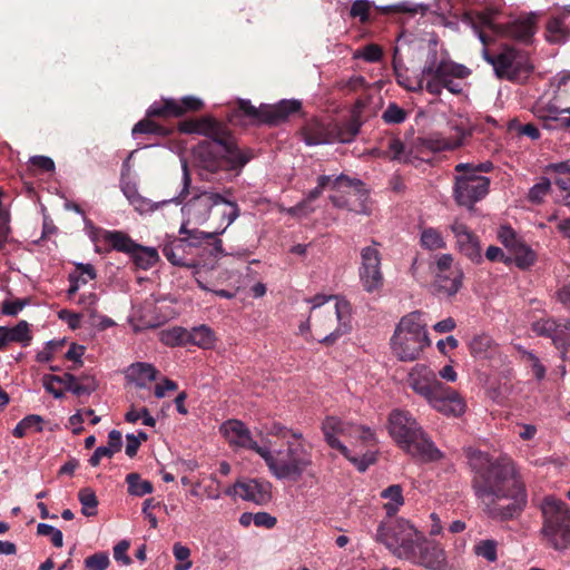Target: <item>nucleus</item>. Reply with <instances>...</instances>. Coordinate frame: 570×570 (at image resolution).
I'll use <instances>...</instances> for the list:
<instances>
[{
  "label": "nucleus",
  "mask_w": 570,
  "mask_h": 570,
  "mask_svg": "<svg viewBox=\"0 0 570 570\" xmlns=\"http://www.w3.org/2000/svg\"><path fill=\"white\" fill-rule=\"evenodd\" d=\"M466 459L472 472L471 487L482 511L501 522L519 518L528 504V491L517 463L505 454L492 458L471 449Z\"/></svg>",
  "instance_id": "1"
},
{
  "label": "nucleus",
  "mask_w": 570,
  "mask_h": 570,
  "mask_svg": "<svg viewBox=\"0 0 570 570\" xmlns=\"http://www.w3.org/2000/svg\"><path fill=\"white\" fill-rule=\"evenodd\" d=\"M178 131L208 138L199 141L191 150L195 165L208 174L223 170L238 176L254 158L253 150L239 148L230 129L212 116L185 119L178 124Z\"/></svg>",
  "instance_id": "2"
},
{
  "label": "nucleus",
  "mask_w": 570,
  "mask_h": 570,
  "mask_svg": "<svg viewBox=\"0 0 570 570\" xmlns=\"http://www.w3.org/2000/svg\"><path fill=\"white\" fill-rule=\"evenodd\" d=\"M387 428L397 446L416 461L429 463L442 458L441 451L409 411L393 410Z\"/></svg>",
  "instance_id": "3"
},
{
  "label": "nucleus",
  "mask_w": 570,
  "mask_h": 570,
  "mask_svg": "<svg viewBox=\"0 0 570 570\" xmlns=\"http://www.w3.org/2000/svg\"><path fill=\"white\" fill-rule=\"evenodd\" d=\"M268 471L278 480L298 481L312 464V453L304 438L269 444L259 450Z\"/></svg>",
  "instance_id": "4"
},
{
  "label": "nucleus",
  "mask_w": 570,
  "mask_h": 570,
  "mask_svg": "<svg viewBox=\"0 0 570 570\" xmlns=\"http://www.w3.org/2000/svg\"><path fill=\"white\" fill-rule=\"evenodd\" d=\"M494 168L492 161L460 163L454 167L453 199L468 210H473L476 203L484 199L490 191V178L481 175Z\"/></svg>",
  "instance_id": "5"
},
{
  "label": "nucleus",
  "mask_w": 570,
  "mask_h": 570,
  "mask_svg": "<svg viewBox=\"0 0 570 570\" xmlns=\"http://www.w3.org/2000/svg\"><path fill=\"white\" fill-rule=\"evenodd\" d=\"M203 108L204 102L194 96H186L181 99L163 98L160 101H155L148 108L146 118L134 126L132 136L142 134L168 137L174 129L156 122L153 118H180L187 112L199 111Z\"/></svg>",
  "instance_id": "6"
},
{
  "label": "nucleus",
  "mask_w": 570,
  "mask_h": 570,
  "mask_svg": "<svg viewBox=\"0 0 570 570\" xmlns=\"http://www.w3.org/2000/svg\"><path fill=\"white\" fill-rule=\"evenodd\" d=\"M422 316L423 313L419 311L404 315L391 337L392 352L402 362L417 360L430 345L426 324Z\"/></svg>",
  "instance_id": "7"
},
{
  "label": "nucleus",
  "mask_w": 570,
  "mask_h": 570,
  "mask_svg": "<svg viewBox=\"0 0 570 570\" xmlns=\"http://www.w3.org/2000/svg\"><path fill=\"white\" fill-rule=\"evenodd\" d=\"M474 33L483 46H489L493 37H504L528 42L535 31V16L518 18L507 23H495L489 13L480 12L474 18L468 17Z\"/></svg>",
  "instance_id": "8"
},
{
  "label": "nucleus",
  "mask_w": 570,
  "mask_h": 570,
  "mask_svg": "<svg viewBox=\"0 0 570 570\" xmlns=\"http://www.w3.org/2000/svg\"><path fill=\"white\" fill-rule=\"evenodd\" d=\"M482 57L493 67L499 79L512 82L525 81L534 69L528 51L509 45L502 46L499 51H493L488 46H483Z\"/></svg>",
  "instance_id": "9"
},
{
  "label": "nucleus",
  "mask_w": 570,
  "mask_h": 570,
  "mask_svg": "<svg viewBox=\"0 0 570 570\" xmlns=\"http://www.w3.org/2000/svg\"><path fill=\"white\" fill-rule=\"evenodd\" d=\"M322 431L326 443L354 463L360 472L366 471L368 465L374 462L373 455H364L362 459L351 455L350 450L338 440V436L342 435L356 438L364 443H370L374 440V432L370 428L351 424L335 416H327L322 423Z\"/></svg>",
  "instance_id": "10"
},
{
  "label": "nucleus",
  "mask_w": 570,
  "mask_h": 570,
  "mask_svg": "<svg viewBox=\"0 0 570 570\" xmlns=\"http://www.w3.org/2000/svg\"><path fill=\"white\" fill-rule=\"evenodd\" d=\"M351 305L345 299H336L333 306H326V309H316L309 320H313L314 331L318 342L323 345H334L340 337L350 333Z\"/></svg>",
  "instance_id": "11"
},
{
  "label": "nucleus",
  "mask_w": 570,
  "mask_h": 570,
  "mask_svg": "<svg viewBox=\"0 0 570 570\" xmlns=\"http://www.w3.org/2000/svg\"><path fill=\"white\" fill-rule=\"evenodd\" d=\"M468 75L466 68L449 60L436 62V52H433L422 70L423 78L417 81V89L425 87L433 96H440L443 88L452 94L462 91L461 85L454 79H462Z\"/></svg>",
  "instance_id": "12"
},
{
  "label": "nucleus",
  "mask_w": 570,
  "mask_h": 570,
  "mask_svg": "<svg viewBox=\"0 0 570 570\" xmlns=\"http://www.w3.org/2000/svg\"><path fill=\"white\" fill-rule=\"evenodd\" d=\"M302 102L296 99H283L275 105L253 106L249 100L238 99L227 118L229 122H236L243 115L257 124L276 126L286 121L292 115L299 112Z\"/></svg>",
  "instance_id": "13"
},
{
  "label": "nucleus",
  "mask_w": 570,
  "mask_h": 570,
  "mask_svg": "<svg viewBox=\"0 0 570 570\" xmlns=\"http://www.w3.org/2000/svg\"><path fill=\"white\" fill-rule=\"evenodd\" d=\"M422 532L404 519L386 518L376 530V541L383 543L395 557L407 560Z\"/></svg>",
  "instance_id": "14"
},
{
  "label": "nucleus",
  "mask_w": 570,
  "mask_h": 570,
  "mask_svg": "<svg viewBox=\"0 0 570 570\" xmlns=\"http://www.w3.org/2000/svg\"><path fill=\"white\" fill-rule=\"evenodd\" d=\"M224 205L225 209L220 212L222 215V232L239 216L240 209L236 202L227 199L219 193L202 191L191 197L183 207L184 213L188 217L186 224L194 222L195 224H203L206 222L214 207Z\"/></svg>",
  "instance_id": "15"
},
{
  "label": "nucleus",
  "mask_w": 570,
  "mask_h": 570,
  "mask_svg": "<svg viewBox=\"0 0 570 570\" xmlns=\"http://www.w3.org/2000/svg\"><path fill=\"white\" fill-rule=\"evenodd\" d=\"M542 533L556 550L570 546V509L568 504L554 497H547L542 504Z\"/></svg>",
  "instance_id": "16"
},
{
  "label": "nucleus",
  "mask_w": 570,
  "mask_h": 570,
  "mask_svg": "<svg viewBox=\"0 0 570 570\" xmlns=\"http://www.w3.org/2000/svg\"><path fill=\"white\" fill-rule=\"evenodd\" d=\"M179 233L186 236L166 244L163 254L175 266L193 268L197 262L194 248L202 244L204 237L213 236L196 228L188 229L187 224L181 225Z\"/></svg>",
  "instance_id": "17"
},
{
  "label": "nucleus",
  "mask_w": 570,
  "mask_h": 570,
  "mask_svg": "<svg viewBox=\"0 0 570 570\" xmlns=\"http://www.w3.org/2000/svg\"><path fill=\"white\" fill-rule=\"evenodd\" d=\"M55 382L62 384L65 391L71 392L77 396H88L98 387L97 380L90 374H81L79 376L71 373H65L63 375H45L43 387L48 393L52 394L55 399H61L63 396L61 389L53 387Z\"/></svg>",
  "instance_id": "18"
},
{
  "label": "nucleus",
  "mask_w": 570,
  "mask_h": 570,
  "mask_svg": "<svg viewBox=\"0 0 570 570\" xmlns=\"http://www.w3.org/2000/svg\"><path fill=\"white\" fill-rule=\"evenodd\" d=\"M379 243L361 249V265L358 277L363 289L367 293L380 291L384 285V276L381 271L382 255L377 248Z\"/></svg>",
  "instance_id": "19"
},
{
  "label": "nucleus",
  "mask_w": 570,
  "mask_h": 570,
  "mask_svg": "<svg viewBox=\"0 0 570 570\" xmlns=\"http://www.w3.org/2000/svg\"><path fill=\"white\" fill-rule=\"evenodd\" d=\"M531 330L538 336L551 338L561 360L566 361L570 347V318H540L531 324Z\"/></svg>",
  "instance_id": "20"
},
{
  "label": "nucleus",
  "mask_w": 570,
  "mask_h": 570,
  "mask_svg": "<svg viewBox=\"0 0 570 570\" xmlns=\"http://www.w3.org/2000/svg\"><path fill=\"white\" fill-rule=\"evenodd\" d=\"M303 139L308 146L332 144V142H351L352 140H343L345 130L338 122H322L318 119L308 120L302 128Z\"/></svg>",
  "instance_id": "21"
},
{
  "label": "nucleus",
  "mask_w": 570,
  "mask_h": 570,
  "mask_svg": "<svg viewBox=\"0 0 570 570\" xmlns=\"http://www.w3.org/2000/svg\"><path fill=\"white\" fill-rule=\"evenodd\" d=\"M412 554L407 561L429 570H444L446 567V554L442 546L428 540L423 533L414 544Z\"/></svg>",
  "instance_id": "22"
},
{
  "label": "nucleus",
  "mask_w": 570,
  "mask_h": 570,
  "mask_svg": "<svg viewBox=\"0 0 570 570\" xmlns=\"http://www.w3.org/2000/svg\"><path fill=\"white\" fill-rule=\"evenodd\" d=\"M450 129L451 134L449 136L433 134L425 138L423 140L424 147L433 153L453 150L461 147L466 138L472 136V129L465 120L451 122Z\"/></svg>",
  "instance_id": "23"
},
{
  "label": "nucleus",
  "mask_w": 570,
  "mask_h": 570,
  "mask_svg": "<svg viewBox=\"0 0 570 570\" xmlns=\"http://www.w3.org/2000/svg\"><path fill=\"white\" fill-rule=\"evenodd\" d=\"M450 230L455 238V247L460 254L471 261L473 264L483 262L481 242L479 236L470 227L459 219H454L450 225Z\"/></svg>",
  "instance_id": "24"
},
{
  "label": "nucleus",
  "mask_w": 570,
  "mask_h": 570,
  "mask_svg": "<svg viewBox=\"0 0 570 570\" xmlns=\"http://www.w3.org/2000/svg\"><path fill=\"white\" fill-rule=\"evenodd\" d=\"M428 403L438 412L446 416H461L466 409L464 399L454 389L442 384L436 394H434Z\"/></svg>",
  "instance_id": "25"
},
{
  "label": "nucleus",
  "mask_w": 570,
  "mask_h": 570,
  "mask_svg": "<svg viewBox=\"0 0 570 570\" xmlns=\"http://www.w3.org/2000/svg\"><path fill=\"white\" fill-rule=\"evenodd\" d=\"M272 484L268 481L250 479L247 481H237L233 488L226 490V494L238 495L246 501L264 505L272 499Z\"/></svg>",
  "instance_id": "26"
},
{
  "label": "nucleus",
  "mask_w": 570,
  "mask_h": 570,
  "mask_svg": "<svg viewBox=\"0 0 570 570\" xmlns=\"http://www.w3.org/2000/svg\"><path fill=\"white\" fill-rule=\"evenodd\" d=\"M220 229H215L213 232H205V234H209L213 237H204L202 244L198 245L197 248H194V255L196 256V265L193 268H207L213 269L218 257L223 254V244L217 235L223 234Z\"/></svg>",
  "instance_id": "27"
},
{
  "label": "nucleus",
  "mask_w": 570,
  "mask_h": 570,
  "mask_svg": "<svg viewBox=\"0 0 570 570\" xmlns=\"http://www.w3.org/2000/svg\"><path fill=\"white\" fill-rule=\"evenodd\" d=\"M442 384L435 373L425 365H416L409 376V385L426 401L442 389Z\"/></svg>",
  "instance_id": "28"
},
{
  "label": "nucleus",
  "mask_w": 570,
  "mask_h": 570,
  "mask_svg": "<svg viewBox=\"0 0 570 570\" xmlns=\"http://www.w3.org/2000/svg\"><path fill=\"white\" fill-rule=\"evenodd\" d=\"M220 430L233 445L252 450L258 455L259 450H263V446L252 438L250 431L242 421L228 420L222 425Z\"/></svg>",
  "instance_id": "29"
},
{
  "label": "nucleus",
  "mask_w": 570,
  "mask_h": 570,
  "mask_svg": "<svg viewBox=\"0 0 570 570\" xmlns=\"http://www.w3.org/2000/svg\"><path fill=\"white\" fill-rule=\"evenodd\" d=\"M32 334L27 321H20L13 327L0 326V351L6 350L9 343H19L23 347L30 345Z\"/></svg>",
  "instance_id": "30"
},
{
  "label": "nucleus",
  "mask_w": 570,
  "mask_h": 570,
  "mask_svg": "<svg viewBox=\"0 0 570 570\" xmlns=\"http://www.w3.org/2000/svg\"><path fill=\"white\" fill-rule=\"evenodd\" d=\"M570 10L548 19L546 24V39L551 43L566 42L570 38V28L566 24V18Z\"/></svg>",
  "instance_id": "31"
},
{
  "label": "nucleus",
  "mask_w": 570,
  "mask_h": 570,
  "mask_svg": "<svg viewBox=\"0 0 570 570\" xmlns=\"http://www.w3.org/2000/svg\"><path fill=\"white\" fill-rule=\"evenodd\" d=\"M332 185L334 189H341L342 187L353 188L355 195H360L361 197L366 195L365 184L357 178H351L344 174L335 177L322 175L317 178V187L324 190L328 185Z\"/></svg>",
  "instance_id": "32"
},
{
  "label": "nucleus",
  "mask_w": 570,
  "mask_h": 570,
  "mask_svg": "<svg viewBox=\"0 0 570 570\" xmlns=\"http://www.w3.org/2000/svg\"><path fill=\"white\" fill-rule=\"evenodd\" d=\"M469 351L475 360H489L492 358L497 352L498 346L488 334H476L469 342Z\"/></svg>",
  "instance_id": "33"
},
{
  "label": "nucleus",
  "mask_w": 570,
  "mask_h": 570,
  "mask_svg": "<svg viewBox=\"0 0 570 570\" xmlns=\"http://www.w3.org/2000/svg\"><path fill=\"white\" fill-rule=\"evenodd\" d=\"M463 271L460 266H454L450 273L436 274V291L446 296L455 295L462 287Z\"/></svg>",
  "instance_id": "34"
},
{
  "label": "nucleus",
  "mask_w": 570,
  "mask_h": 570,
  "mask_svg": "<svg viewBox=\"0 0 570 570\" xmlns=\"http://www.w3.org/2000/svg\"><path fill=\"white\" fill-rule=\"evenodd\" d=\"M100 233L111 249L130 255L137 248V243L125 232L101 229Z\"/></svg>",
  "instance_id": "35"
},
{
  "label": "nucleus",
  "mask_w": 570,
  "mask_h": 570,
  "mask_svg": "<svg viewBox=\"0 0 570 570\" xmlns=\"http://www.w3.org/2000/svg\"><path fill=\"white\" fill-rule=\"evenodd\" d=\"M158 370L149 363L137 362L127 370V376L136 383L138 387H146L147 383L157 379Z\"/></svg>",
  "instance_id": "36"
},
{
  "label": "nucleus",
  "mask_w": 570,
  "mask_h": 570,
  "mask_svg": "<svg viewBox=\"0 0 570 570\" xmlns=\"http://www.w3.org/2000/svg\"><path fill=\"white\" fill-rule=\"evenodd\" d=\"M137 268L147 271L159 261V254L155 247L137 244V248L129 255Z\"/></svg>",
  "instance_id": "37"
},
{
  "label": "nucleus",
  "mask_w": 570,
  "mask_h": 570,
  "mask_svg": "<svg viewBox=\"0 0 570 570\" xmlns=\"http://www.w3.org/2000/svg\"><path fill=\"white\" fill-rule=\"evenodd\" d=\"M366 104L362 99H357L352 108L351 118L343 122L342 126L345 130V136L343 140H354L357 134L360 132L361 126L363 124L362 112L365 108Z\"/></svg>",
  "instance_id": "38"
},
{
  "label": "nucleus",
  "mask_w": 570,
  "mask_h": 570,
  "mask_svg": "<svg viewBox=\"0 0 570 570\" xmlns=\"http://www.w3.org/2000/svg\"><path fill=\"white\" fill-rule=\"evenodd\" d=\"M215 341V333L207 325L196 326L188 331V344L196 345L200 348H212Z\"/></svg>",
  "instance_id": "39"
},
{
  "label": "nucleus",
  "mask_w": 570,
  "mask_h": 570,
  "mask_svg": "<svg viewBox=\"0 0 570 570\" xmlns=\"http://www.w3.org/2000/svg\"><path fill=\"white\" fill-rule=\"evenodd\" d=\"M510 253L513 256L514 264L520 269H528L537 262L535 252L528 244H525L524 240L518 243V245Z\"/></svg>",
  "instance_id": "40"
},
{
  "label": "nucleus",
  "mask_w": 570,
  "mask_h": 570,
  "mask_svg": "<svg viewBox=\"0 0 570 570\" xmlns=\"http://www.w3.org/2000/svg\"><path fill=\"white\" fill-rule=\"evenodd\" d=\"M381 495L384 499L390 500L384 505L389 518L395 514L399 511V508L404 503L402 487L399 484L387 487L382 491Z\"/></svg>",
  "instance_id": "41"
},
{
  "label": "nucleus",
  "mask_w": 570,
  "mask_h": 570,
  "mask_svg": "<svg viewBox=\"0 0 570 570\" xmlns=\"http://www.w3.org/2000/svg\"><path fill=\"white\" fill-rule=\"evenodd\" d=\"M126 483L128 484V493L135 497H144L154 491V485L150 481L144 480L139 473L131 472L126 475Z\"/></svg>",
  "instance_id": "42"
},
{
  "label": "nucleus",
  "mask_w": 570,
  "mask_h": 570,
  "mask_svg": "<svg viewBox=\"0 0 570 570\" xmlns=\"http://www.w3.org/2000/svg\"><path fill=\"white\" fill-rule=\"evenodd\" d=\"M421 246L429 250H438L446 248V243L436 228L428 227L421 233Z\"/></svg>",
  "instance_id": "43"
},
{
  "label": "nucleus",
  "mask_w": 570,
  "mask_h": 570,
  "mask_svg": "<svg viewBox=\"0 0 570 570\" xmlns=\"http://www.w3.org/2000/svg\"><path fill=\"white\" fill-rule=\"evenodd\" d=\"M160 341L167 346H183L188 344V331L180 326L165 330L160 333Z\"/></svg>",
  "instance_id": "44"
},
{
  "label": "nucleus",
  "mask_w": 570,
  "mask_h": 570,
  "mask_svg": "<svg viewBox=\"0 0 570 570\" xmlns=\"http://www.w3.org/2000/svg\"><path fill=\"white\" fill-rule=\"evenodd\" d=\"M78 500L82 505L81 512L86 517L97 514L98 499L95 491L90 488H82L78 492Z\"/></svg>",
  "instance_id": "45"
},
{
  "label": "nucleus",
  "mask_w": 570,
  "mask_h": 570,
  "mask_svg": "<svg viewBox=\"0 0 570 570\" xmlns=\"http://www.w3.org/2000/svg\"><path fill=\"white\" fill-rule=\"evenodd\" d=\"M386 148L390 159L405 164L412 163L411 151L406 150L404 144L397 137L390 138Z\"/></svg>",
  "instance_id": "46"
},
{
  "label": "nucleus",
  "mask_w": 570,
  "mask_h": 570,
  "mask_svg": "<svg viewBox=\"0 0 570 570\" xmlns=\"http://www.w3.org/2000/svg\"><path fill=\"white\" fill-rule=\"evenodd\" d=\"M357 196L360 199L358 206H352L350 204L348 199L344 196L332 195V196H330V200L333 204V206H335L337 208L347 209V210L354 212L356 214H368L370 209L366 205V200L368 198V191L366 190V195L363 197H361L360 195H357Z\"/></svg>",
  "instance_id": "47"
},
{
  "label": "nucleus",
  "mask_w": 570,
  "mask_h": 570,
  "mask_svg": "<svg viewBox=\"0 0 570 570\" xmlns=\"http://www.w3.org/2000/svg\"><path fill=\"white\" fill-rule=\"evenodd\" d=\"M266 433L281 440V443L287 442V440H297L303 438V434L299 431L289 429L279 422H273L271 425L266 426Z\"/></svg>",
  "instance_id": "48"
},
{
  "label": "nucleus",
  "mask_w": 570,
  "mask_h": 570,
  "mask_svg": "<svg viewBox=\"0 0 570 570\" xmlns=\"http://www.w3.org/2000/svg\"><path fill=\"white\" fill-rule=\"evenodd\" d=\"M43 419L40 415L30 414L23 417L13 429L12 434L16 438H23L28 430L36 428L37 432L42 431Z\"/></svg>",
  "instance_id": "49"
},
{
  "label": "nucleus",
  "mask_w": 570,
  "mask_h": 570,
  "mask_svg": "<svg viewBox=\"0 0 570 570\" xmlns=\"http://www.w3.org/2000/svg\"><path fill=\"white\" fill-rule=\"evenodd\" d=\"M550 190L551 181L547 177H541L540 180L530 188L528 199L533 204H540Z\"/></svg>",
  "instance_id": "50"
},
{
  "label": "nucleus",
  "mask_w": 570,
  "mask_h": 570,
  "mask_svg": "<svg viewBox=\"0 0 570 570\" xmlns=\"http://www.w3.org/2000/svg\"><path fill=\"white\" fill-rule=\"evenodd\" d=\"M498 542L495 540H481L474 546L476 556L484 558L489 562H494L498 559L497 554Z\"/></svg>",
  "instance_id": "51"
},
{
  "label": "nucleus",
  "mask_w": 570,
  "mask_h": 570,
  "mask_svg": "<svg viewBox=\"0 0 570 570\" xmlns=\"http://www.w3.org/2000/svg\"><path fill=\"white\" fill-rule=\"evenodd\" d=\"M498 239L509 252L523 240L510 225H502L499 228Z\"/></svg>",
  "instance_id": "52"
},
{
  "label": "nucleus",
  "mask_w": 570,
  "mask_h": 570,
  "mask_svg": "<svg viewBox=\"0 0 570 570\" xmlns=\"http://www.w3.org/2000/svg\"><path fill=\"white\" fill-rule=\"evenodd\" d=\"M554 169L558 174L556 185L570 197V161L557 164Z\"/></svg>",
  "instance_id": "53"
},
{
  "label": "nucleus",
  "mask_w": 570,
  "mask_h": 570,
  "mask_svg": "<svg viewBox=\"0 0 570 570\" xmlns=\"http://www.w3.org/2000/svg\"><path fill=\"white\" fill-rule=\"evenodd\" d=\"M406 118V110L395 102H391L382 114V119L384 120L385 124H402L403 121H405Z\"/></svg>",
  "instance_id": "54"
},
{
  "label": "nucleus",
  "mask_w": 570,
  "mask_h": 570,
  "mask_svg": "<svg viewBox=\"0 0 570 570\" xmlns=\"http://www.w3.org/2000/svg\"><path fill=\"white\" fill-rule=\"evenodd\" d=\"M383 57L382 48L376 43H368L354 53V58H361L366 62H379Z\"/></svg>",
  "instance_id": "55"
},
{
  "label": "nucleus",
  "mask_w": 570,
  "mask_h": 570,
  "mask_svg": "<svg viewBox=\"0 0 570 570\" xmlns=\"http://www.w3.org/2000/svg\"><path fill=\"white\" fill-rule=\"evenodd\" d=\"M70 277L81 285L87 284L97 277L95 267L91 264H76V271L69 274Z\"/></svg>",
  "instance_id": "56"
},
{
  "label": "nucleus",
  "mask_w": 570,
  "mask_h": 570,
  "mask_svg": "<svg viewBox=\"0 0 570 570\" xmlns=\"http://www.w3.org/2000/svg\"><path fill=\"white\" fill-rule=\"evenodd\" d=\"M372 3L368 0H355L350 9L351 18H358L361 23H367L370 21V10Z\"/></svg>",
  "instance_id": "57"
},
{
  "label": "nucleus",
  "mask_w": 570,
  "mask_h": 570,
  "mask_svg": "<svg viewBox=\"0 0 570 570\" xmlns=\"http://www.w3.org/2000/svg\"><path fill=\"white\" fill-rule=\"evenodd\" d=\"M522 358L530 366L533 376L538 381H541L544 379L546 372H547L546 366L541 363V361L534 353H532L530 351H524Z\"/></svg>",
  "instance_id": "58"
},
{
  "label": "nucleus",
  "mask_w": 570,
  "mask_h": 570,
  "mask_svg": "<svg viewBox=\"0 0 570 570\" xmlns=\"http://www.w3.org/2000/svg\"><path fill=\"white\" fill-rule=\"evenodd\" d=\"M37 534L50 537V540L56 548H61L63 546L62 532L52 525L39 523L37 527Z\"/></svg>",
  "instance_id": "59"
},
{
  "label": "nucleus",
  "mask_w": 570,
  "mask_h": 570,
  "mask_svg": "<svg viewBox=\"0 0 570 570\" xmlns=\"http://www.w3.org/2000/svg\"><path fill=\"white\" fill-rule=\"evenodd\" d=\"M109 564L110 559L106 552H97L85 559V566L89 570H106Z\"/></svg>",
  "instance_id": "60"
},
{
  "label": "nucleus",
  "mask_w": 570,
  "mask_h": 570,
  "mask_svg": "<svg viewBox=\"0 0 570 570\" xmlns=\"http://www.w3.org/2000/svg\"><path fill=\"white\" fill-rule=\"evenodd\" d=\"M420 10L423 12L424 11V7L423 6H411L409 3H399V4H393V6H387V7L380 8V11L382 13L396 12V13H411V14H415Z\"/></svg>",
  "instance_id": "61"
},
{
  "label": "nucleus",
  "mask_w": 570,
  "mask_h": 570,
  "mask_svg": "<svg viewBox=\"0 0 570 570\" xmlns=\"http://www.w3.org/2000/svg\"><path fill=\"white\" fill-rule=\"evenodd\" d=\"M336 299H338L335 296H323V295H315L314 297L307 299L312 304L309 315H313L316 309L324 311L326 309V306H333L331 304L332 302L335 303Z\"/></svg>",
  "instance_id": "62"
},
{
  "label": "nucleus",
  "mask_w": 570,
  "mask_h": 570,
  "mask_svg": "<svg viewBox=\"0 0 570 570\" xmlns=\"http://www.w3.org/2000/svg\"><path fill=\"white\" fill-rule=\"evenodd\" d=\"M130 547L129 541L121 540L114 547V558L116 561L121 562L125 566H129L131 563L130 557L127 554V551Z\"/></svg>",
  "instance_id": "63"
},
{
  "label": "nucleus",
  "mask_w": 570,
  "mask_h": 570,
  "mask_svg": "<svg viewBox=\"0 0 570 570\" xmlns=\"http://www.w3.org/2000/svg\"><path fill=\"white\" fill-rule=\"evenodd\" d=\"M485 258L490 262H502L507 265L512 262V258L505 256L504 252L500 247L493 245L487 248Z\"/></svg>",
  "instance_id": "64"
}]
</instances>
